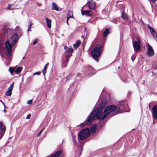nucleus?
I'll use <instances>...</instances> for the list:
<instances>
[{
  "label": "nucleus",
  "mask_w": 157,
  "mask_h": 157,
  "mask_svg": "<svg viewBox=\"0 0 157 157\" xmlns=\"http://www.w3.org/2000/svg\"><path fill=\"white\" fill-rule=\"evenodd\" d=\"M88 70L90 71L91 72V73L90 74H89L88 75L89 76V77H90V76H91L93 75H94V74L95 72H94V73H93V69L90 67L88 68Z\"/></svg>",
  "instance_id": "nucleus-23"
},
{
  "label": "nucleus",
  "mask_w": 157,
  "mask_h": 157,
  "mask_svg": "<svg viewBox=\"0 0 157 157\" xmlns=\"http://www.w3.org/2000/svg\"><path fill=\"white\" fill-rule=\"evenodd\" d=\"M86 4L89 8L91 10H94L95 9L96 4L93 0L88 1Z\"/></svg>",
  "instance_id": "nucleus-9"
},
{
  "label": "nucleus",
  "mask_w": 157,
  "mask_h": 157,
  "mask_svg": "<svg viewBox=\"0 0 157 157\" xmlns=\"http://www.w3.org/2000/svg\"><path fill=\"white\" fill-rule=\"evenodd\" d=\"M112 22L115 24H117V21L115 19L113 20Z\"/></svg>",
  "instance_id": "nucleus-42"
},
{
  "label": "nucleus",
  "mask_w": 157,
  "mask_h": 157,
  "mask_svg": "<svg viewBox=\"0 0 157 157\" xmlns=\"http://www.w3.org/2000/svg\"><path fill=\"white\" fill-rule=\"evenodd\" d=\"M154 54V53L153 49L150 45H149L147 52V56H152Z\"/></svg>",
  "instance_id": "nucleus-12"
},
{
  "label": "nucleus",
  "mask_w": 157,
  "mask_h": 157,
  "mask_svg": "<svg viewBox=\"0 0 157 157\" xmlns=\"http://www.w3.org/2000/svg\"><path fill=\"white\" fill-rule=\"evenodd\" d=\"M117 108V107L115 105L108 106L105 109L102 113V117L101 116L102 113V110L101 108H98L96 109L94 112H92L90 114L84 122L83 123H82L81 124H87V123H90L95 118L102 120L105 119L108 114L116 110Z\"/></svg>",
  "instance_id": "nucleus-1"
},
{
  "label": "nucleus",
  "mask_w": 157,
  "mask_h": 157,
  "mask_svg": "<svg viewBox=\"0 0 157 157\" xmlns=\"http://www.w3.org/2000/svg\"><path fill=\"white\" fill-rule=\"evenodd\" d=\"M32 77L31 76H29L27 78V81H29V82H30L32 79Z\"/></svg>",
  "instance_id": "nucleus-35"
},
{
  "label": "nucleus",
  "mask_w": 157,
  "mask_h": 157,
  "mask_svg": "<svg viewBox=\"0 0 157 157\" xmlns=\"http://www.w3.org/2000/svg\"><path fill=\"white\" fill-rule=\"evenodd\" d=\"M46 20L47 24V27L49 28H51V20L48 19V18H46Z\"/></svg>",
  "instance_id": "nucleus-19"
},
{
  "label": "nucleus",
  "mask_w": 157,
  "mask_h": 157,
  "mask_svg": "<svg viewBox=\"0 0 157 157\" xmlns=\"http://www.w3.org/2000/svg\"><path fill=\"white\" fill-rule=\"evenodd\" d=\"M72 137L73 139V142L74 146H75L76 145V140H75V137L74 135L72 134Z\"/></svg>",
  "instance_id": "nucleus-27"
},
{
  "label": "nucleus",
  "mask_w": 157,
  "mask_h": 157,
  "mask_svg": "<svg viewBox=\"0 0 157 157\" xmlns=\"http://www.w3.org/2000/svg\"><path fill=\"white\" fill-rule=\"evenodd\" d=\"M2 104L3 105H4V107H6V106H5V105L4 104V103L3 102H2Z\"/></svg>",
  "instance_id": "nucleus-51"
},
{
  "label": "nucleus",
  "mask_w": 157,
  "mask_h": 157,
  "mask_svg": "<svg viewBox=\"0 0 157 157\" xmlns=\"http://www.w3.org/2000/svg\"><path fill=\"white\" fill-rule=\"evenodd\" d=\"M49 63H48L46 64L44 67V69H46L47 68L48 66Z\"/></svg>",
  "instance_id": "nucleus-40"
},
{
  "label": "nucleus",
  "mask_w": 157,
  "mask_h": 157,
  "mask_svg": "<svg viewBox=\"0 0 157 157\" xmlns=\"http://www.w3.org/2000/svg\"><path fill=\"white\" fill-rule=\"evenodd\" d=\"M151 1L153 2L154 3L155 2L156 0H151Z\"/></svg>",
  "instance_id": "nucleus-48"
},
{
  "label": "nucleus",
  "mask_w": 157,
  "mask_h": 157,
  "mask_svg": "<svg viewBox=\"0 0 157 157\" xmlns=\"http://www.w3.org/2000/svg\"><path fill=\"white\" fill-rule=\"evenodd\" d=\"M90 131L89 129L86 128L81 131L78 134V140H83L88 137L90 134Z\"/></svg>",
  "instance_id": "nucleus-4"
},
{
  "label": "nucleus",
  "mask_w": 157,
  "mask_h": 157,
  "mask_svg": "<svg viewBox=\"0 0 157 157\" xmlns=\"http://www.w3.org/2000/svg\"><path fill=\"white\" fill-rule=\"evenodd\" d=\"M147 28L150 30L152 35L154 37H155V38H157V33H156V32L153 29V28L150 25L147 26Z\"/></svg>",
  "instance_id": "nucleus-14"
},
{
  "label": "nucleus",
  "mask_w": 157,
  "mask_h": 157,
  "mask_svg": "<svg viewBox=\"0 0 157 157\" xmlns=\"http://www.w3.org/2000/svg\"><path fill=\"white\" fill-rule=\"evenodd\" d=\"M152 103H150L149 104V109L150 110H151V104H152Z\"/></svg>",
  "instance_id": "nucleus-45"
},
{
  "label": "nucleus",
  "mask_w": 157,
  "mask_h": 157,
  "mask_svg": "<svg viewBox=\"0 0 157 157\" xmlns=\"http://www.w3.org/2000/svg\"><path fill=\"white\" fill-rule=\"evenodd\" d=\"M25 58V57L24 56L23 57V59H24Z\"/></svg>",
  "instance_id": "nucleus-54"
},
{
  "label": "nucleus",
  "mask_w": 157,
  "mask_h": 157,
  "mask_svg": "<svg viewBox=\"0 0 157 157\" xmlns=\"http://www.w3.org/2000/svg\"><path fill=\"white\" fill-rule=\"evenodd\" d=\"M121 17L124 20H127L128 19L127 15L124 11L122 12Z\"/></svg>",
  "instance_id": "nucleus-20"
},
{
  "label": "nucleus",
  "mask_w": 157,
  "mask_h": 157,
  "mask_svg": "<svg viewBox=\"0 0 157 157\" xmlns=\"http://www.w3.org/2000/svg\"><path fill=\"white\" fill-rule=\"evenodd\" d=\"M5 108V109H4V112L5 113H6V110H5V107H4Z\"/></svg>",
  "instance_id": "nucleus-53"
},
{
  "label": "nucleus",
  "mask_w": 157,
  "mask_h": 157,
  "mask_svg": "<svg viewBox=\"0 0 157 157\" xmlns=\"http://www.w3.org/2000/svg\"><path fill=\"white\" fill-rule=\"evenodd\" d=\"M85 30H86V28H85Z\"/></svg>",
  "instance_id": "nucleus-55"
},
{
  "label": "nucleus",
  "mask_w": 157,
  "mask_h": 157,
  "mask_svg": "<svg viewBox=\"0 0 157 157\" xmlns=\"http://www.w3.org/2000/svg\"><path fill=\"white\" fill-rule=\"evenodd\" d=\"M44 128H43V129H42L41 131H40V132L39 133L38 135V136H39L41 134V133H42L43 130H44Z\"/></svg>",
  "instance_id": "nucleus-41"
},
{
  "label": "nucleus",
  "mask_w": 157,
  "mask_h": 157,
  "mask_svg": "<svg viewBox=\"0 0 157 157\" xmlns=\"http://www.w3.org/2000/svg\"><path fill=\"white\" fill-rule=\"evenodd\" d=\"M102 47L101 45H98L95 47L94 49L92 51L91 55L95 60H97L100 56Z\"/></svg>",
  "instance_id": "nucleus-2"
},
{
  "label": "nucleus",
  "mask_w": 157,
  "mask_h": 157,
  "mask_svg": "<svg viewBox=\"0 0 157 157\" xmlns=\"http://www.w3.org/2000/svg\"><path fill=\"white\" fill-rule=\"evenodd\" d=\"M12 94V92L8 90L6 92V94L7 96H10Z\"/></svg>",
  "instance_id": "nucleus-30"
},
{
  "label": "nucleus",
  "mask_w": 157,
  "mask_h": 157,
  "mask_svg": "<svg viewBox=\"0 0 157 157\" xmlns=\"http://www.w3.org/2000/svg\"><path fill=\"white\" fill-rule=\"evenodd\" d=\"M121 9H122V10H124V6H123V5H122L121 6Z\"/></svg>",
  "instance_id": "nucleus-44"
},
{
  "label": "nucleus",
  "mask_w": 157,
  "mask_h": 157,
  "mask_svg": "<svg viewBox=\"0 0 157 157\" xmlns=\"http://www.w3.org/2000/svg\"><path fill=\"white\" fill-rule=\"evenodd\" d=\"M38 39H35V40H34L33 43V45H35L37 43V42H38Z\"/></svg>",
  "instance_id": "nucleus-34"
},
{
  "label": "nucleus",
  "mask_w": 157,
  "mask_h": 157,
  "mask_svg": "<svg viewBox=\"0 0 157 157\" xmlns=\"http://www.w3.org/2000/svg\"><path fill=\"white\" fill-rule=\"evenodd\" d=\"M14 30H15V33H17V31L18 30V29H17V30H16V28H15V29H14Z\"/></svg>",
  "instance_id": "nucleus-47"
},
{
  "label": "nucleus",
  "mask_w": 157,
  "mask_h": 157,
  "mask_svg": "<svg viewBox=\"0 0 157 157\" xmlns=\"http://www.w3.org/2000/svg\"><path fill=\"white\" fill-rule=\"evenodd\" d=\"M11 6H12V4H9L8 7L6 8L7 10H10L11 8Z\"/></svg>",
  "instance_id": "nucleus-37"
},
{
  "label": "nucleus",
  "mask_w": 157,
  "mask_h": 157,
  "mask_svg": "<svg viewBox=\"0 0 157 157\" xmlns=\"http://www.w3.org/2000/svg\"><path fill=\"white\" fill-rule=\"evenodd\" d=\"M19 38L18 34L16 33H14L11 38L12 45H14L15 44Z\"/></svg>",
  "instance_id": "nucleus-10"
},
{
  "label": "nucleus",
  "mask_w": 157,
  "mask_h": 157,
  "mask_svg": "<svg viewBox=\"0 0 157 157\" xmlns=\"http://www.w3.org/2000/svg\"><path fill=\"white\" fill-rule=\"evenodd\" d=\"M12 48V45L10 44L9 41L7 40L6 43V48L8 53V54L6 52H5V53L6 54L7 56L6 58V61L8 62L9 64H10L12 59L11 56Z\"/></svg>",
  "instance_id": "nucleus-3"
},
{
  "label": "nucleus",
  "mask_w": 157,
  "mask_h": 157,
  "mask_svg": "<svg viewBox=\"0 0 157 157\" xmlns=\"http://www.w3.org/2000/svg\"><path fill=\"white\" fill-rule=\"evenodd\" d=\"M3 31L5 34H11L12 33V29L6 27H5L3 28Z\"/></svg>",
  "instance_id": "nucleus-16"
},
{
  "label": "nucleus",
  "mask_w": 157,
  "mask_h": 157,
  "mask_svg": "<svg viewBox=\"0 0 157 157\" xmlns=\"http://www.w3.org/2000/svg\"><path fill=\"white\" fill-rule=\"evenodd\" d=\"M80 41L79 40H77L76 43L74 44V47L75 49H76L78 48L80 45Z\"/></svg>",
  "instance_id": "nucleus-21"
},
{
  "label": "nucleus",
  "mask_w": 157,
  "mask_h": 157,
  "mask_svg": "<svg viewBox=\"0 0 157 157\" xmlns=\"http://www.w3.org/2000/svg\"><path fill=\"white\" fill-rule=\"evenodd\" d=\"M69 19V18H67V25H69L68 24V19Z\"/></svg>",
  "instance_id": "nucleus-46"
},
{
  "label": "nucleus",
  "mask_w": 157,
  "mask_h": 157,
  "mask_svg": "<svg viewBox=\"0 0 157 157\" xmlns=\"http://www.w3.org/2000/svg\"><path fill=\"white\" fill-rule=\"evenodd\" d=\"M17 29H18V30L17 31V34L18 33V35H20L21 36V28L20 27H19L18 26H17L16 27V30H17Z\"/></svg>",
  "instance_id": "nucleus-24"
},
{
  "label": "nucleus",
  "mask_w": 157,
  "mask_h": 157,
  "mask_svg": "<svg viewBox=\"0 0 157 157\" xmlns=\"http://www.w3.org/2000/svg\"><path fill=\"white\" fill-rule=\"evenodd\" d=\"M136 39L137 41H133L132 44L135 52H138L140 49V40L139 38H136Z\"/></svg>",
  "instance_id": "nucleus-7"
},
{
  "label": "nucleus",
  "mask_w": 157,
  "mask_h": 157,
  "mask_svg": "<svg viewBox=\"0 0 157 157\" xmlns=\"http://www.w3.org/2000/svg\"><path fill=\"white\" fill-rule=\"evenodd\" d=\"M80 75V73H78V74H77V76H79V75Z\"/></svg>",
  "instance_id": "nucleus-52"
},
{
  "label": "nucleus",
  "mask_w": 157,
  "mask_h": 157,
  "mask_svg": "<svg viewBox=\"0 0 157 157\" xmlns=\"http://www.w3.org/2000/svg\"><path fill=\"white\" fill-rule=\"evenodd\" d=\"M127 107V104L126 101H122L119 102L118 104V107L119 109V113H121L123 112H127L124 110Z\"/></svg>",
  "instance_id": "nucleus-6"
},
{
  "label": "nucleus",
  "mask_w": 157,
  "mask_h": 157,
  "mask_svg": "<svg viewBox=\"0 0 157 157\" xmlns=\"http://www.w3.org/2000/svg\"><path fill=\"white\" fill-rule=\"evenodd\" d=\"M71 56V54L67 52L65 53L63 55V60L61 63V67L63 68L66 67L67 64L70 57Z\"/></svg>",
  "instance_id": "nucleus-5"
},
{
  "label": "nucleus",
  "mask_w": 157,
  "mask_h": 157,
  "mask_svg": "<svg viewBox=\"0 0 157 157\" xmlns=\"http://www.w3.org/2000/svg\"><path fill=\"white\" fill-rule=\"evenodd\" d=\"M14 83H12L8 88V90L12 92L13 87Z\"/></svg>",
  "instance_id": "nucleus-28"
},
{
  "label": "nucleus",
  "mask_w": 157,
  "mask_h": 157,
  "mask_svg": "<svg viewBox=\"0 0 157 157\" xmlns=\"http://www.w3.org/2000/svg\"><path fill=\"white\" fill-rule=\"evenodd\" d=\"M136 58V56L133 55L132 56L131 59L133 61Z\"/></svg>",
  "instance_id": "nucleus-36"
},
{
  "label": "nucleus",
  "mask_w": 157,
  "mask_h": 157,
  "mask_svg": "<svg viewBox=\"0 0 157 157\" xmlns=\"http://www.w3.org/2000/svg\"><path fill=\"white\" fill-rule=\"evenodd\" d=\"M9 71L10 72L11 74H12L13 73V71L14 70V69L12 67H9Z\"/></svg>",
  "instance_id": "nucleus-32"
},
{
  "label": "nucleus",
  "mask_w": 157,
  "mask_h": 157,
  "mask_svg": "<svg viewBox=\"0 0 157 157\" xmlns=\"http://www.w3.org/2000/svg\"><path fill=\"white\" fill-rule=\"evenodd\" d=\"M0 101H1L2 102V100H0Z\"/></svg>",
  "instance_id": "nucleus-56"
},
{
  "label": "nucleus",
  "mask_w": 157,
  "mask_h": 157,
  "mask_svg": "<svg viewBox=\"0 0 157 157\" xmlns=\"http://www.w3.org/2000/svg\"><path fill=\"white\" fill-rule=\"evenodd\" d=\"M73 13L72 11L71 10H69L68 12V13L67 14V18H70L73 17Z\"/></svg>",
  "instance_id": "nucleus-22"
},
{
  "label": "nucleus",
  "mask_w": 157,
  "mask_h": 157,
  "mask_svg": "<svg viewBox=\"0 0 157 157\" xmlns=\"http://www.w3.org/2000/svg\"><path fill=\"white\" fill-rule=\"evenodd\" d=\"M32 25H33V24L32 23V22H31L29 25V26L28 27V30H27L28 32L31 31V28Z\"/></svg>",
  "instance_id": "nucleus-29"
},
{
  "label": "nucleus",
  "mask_w": 157,
  "mask_h": 157,
  "mask_svg": "<svg viewBox=\"0 0 157 157\" xmlns=\"http://www.w3.org/2000/svg\"><path fill=\"white\" fill-rule=\"evenodd\" d=\"M6 128L2 122H0V139L4 134Z\"/></svg>",
  "instance_id": "nucleus-8"
},
{
  "label": "nucleus",
  "mask_w": 157,
  "mask_h": 157,
  "mask_svg": "<svg viewBox=\"0 0 157 157\" xmlns=\"http://www.w3.org/2000/svg\"><path fill=\"white\" fill-rule=\"evenodd\" d=\"M22 69V67H18L17 68L16 70L15 71V72L17 74H19L21 72Z\"/></svg>",
  "instance_id": "nucleus-25"
},
{
  "label": "nucleus",
  "mask_w": 157,
  "mask_h": 157,
  "mask_svg": "<svg viewBox=\"0 0 157 157\" xmlns=\"http://www.w3.org/2000/svg\"><path fill=\"white\" fill-rule=\"evenodd\" d=\"M62 152V151L61 150L58 151L49 157H59Z\"/></svg>",
  "instance_id": "nucleus-15"
},
{
  "label": "nucleus",
  "mask_w": 157,
  "mask_h": 157,
  "mask_svg": "<svg viewBox=\"0 0 157 157\" xmlns=\"http://www.w3.org/2000/svg\"><path fill=\"white\" fill-rule=\"evenodd\" d=\"M109 33V29H106L103 33V36L105 37H106Z\"/></svg>",
  "instance_id": "nucleus-26"
},
{
  "label": "nucleus",
  "mask_w": 157,
  "mask_h": 157,
  "mask_svg": "<svg viewBox=\"0 0 157 157\" xmlns=\"http://www.w3.org/2000/svg\"><path fill=\"white\" fill-rule=\"evenodd\" d=\"M52 9L53 10H55L56 11H59L60 10V8H59L57 5L55 3L53 2L52 4Z\"/></svg>",
  "instance_id": "nucleus-17"
},
{
  "label": "nucleus",
  "mask_w": 157,
  "mask_h": 157,
  "mask_svg": "<svg viewBox=\"0 0 157 157\" xmlns=\"http://www.w3.org/2000/svg\"><path fill=\"white\" fill-rule=\"evenodd\" d=\"M78 148L80 149H82V147L81 146H79L78 147Z\"/></svg>",
  "instance_id": "nucleus-49"
},
{
  "label": "nucleus",
  "mask_w": 157,
  "mask_h": 157,
  "mask_svg": "<svg viewBox=\"0 0 157 157\" xmlns=\"http://www.w3.org/2000/svg\"><path fill=\"white\" fill-rule=\"evenodd\" d=\"M40 72L39 71H37V72H36L34 73H33V76H34L35 75H40Z\"/></svg>",
  "instance_id": "nucleus-33"
},
{
  "label": "nucleus",
  "mask_w": 157,
  "mask_h": 157,
  "mask_svg": "<svg viewBox=\"0 0 157 157\" xmlns=\"http://www.w3.org/2000/svg\"><path fill=\"white\" fill-rule=\"evenodd\" d=\"M42 72L43 73V75L44 76L45 75V74L46 72V69H44L43 70Z\"/></svg>",
  "instance_id": "nucleus-38"
},
{
  "label": "nucleus",
  "mask_w": 157,
  "mask_h": 157,
  "mask_svg": "<svg viewBox=\"0 0 157 157\" xmlns=\"http://www.w3.org/2000/svg\"><path fill=\"white\" fill-rule=\"evenodd\" d=\"M152 74H153V76L155 75H156V73H155L153 72H152Z\"/></svg>",
  "instance_id": "nucleus-50"
},
{
  "label": "nucleus",
  "mask_w": 157,
  "mask_h": 157,
  "mask_svg": "<svg viewBox=\"0 0 157 157\" xmlns=\"http://www.w3.org/2000/svg\"><path fill=\"white\" fill-rule=\"evenodd\" d=\"M152 115L153 116V123H154V118L157 120V105L154 106L152 108Z\"/></svg>",
  "instance_id": "nucleus-11"
},
{
  "label": "nucleus",
  "mask_w": 157,
  "mask_h": 157,
  "mask_svg": "<svg viewBox=\"0 0 157 157\" xmlns=\"http://www.w3.org/2000/svg\"><path fill=\"white\" fill-rule=\"evenodd\" d=\"M73 52V49L72 48H69L68 49V51L67 52H66H66H67V53H68V54H70L69 53H72V52Z\"/></svg>",
  "instance_id": "nucleus-31"
},
{
  "label": "nucleus",
  "mask_w": 157,
  "mask_h": 157,
  "mask_svg": "<svg viewBox=\"0 0 157 157\" xmlns=\"http://www.w3.org/2000/svg\"><path fill=\"white\" fill-rule=\"evenodd\" d=\"M32 100H30L28 101L27 103L28 104H31L32 103Z\"/></svg>",
  "instance_id": "nucleus-39"
},
{
  "label": "nucleus",
  "mask_w": 157,
  "mask_h": 157,
  "mask_svg": "<svg viewBox=\"0 0 157 157\" xmlns=\"http://www.w3.org/2000/svg\"><path fill=\"white\" fill-rule=\"evenodd\" d=\"M81 37H83V36H81Z\"/></svg>",
  "instance_id": "nucleus-57"
},
{
  "label": "nucleus",
  "mask_w": 157,
  "mask_h": 157,
  "mask_svg": "<svg viewBox=\"0 0 157 157\" xmlns=\"http://www.w3.org/2000/svg\"><path fill=\"white\" fill-rule=\"evenodd\" d=\"M31 116L30 114H28L26 117V119H29L30 118Z\"/></svg>",
  "instance_id": "nucleus-43"
},
{
  "label": "nucleus",
  "mask_w": 157,
  "mask_h": 157,
  "mask_svg": "<svg viewBox=\"0 0 157 157\" xmlns=\"http://www.w3.org/2000/svg\"><path fill=\"white\" fill-rule=\"evenodd\" d=\"M97 125L94 124L92 125L90 128V130L92 133H94L96 130Z\"/></svg>",
  "instance_id": "nucleus-18"
},
{
  "label": "nucleus",
  "mask_w": 157,
  "mask_h": 157,
  "mask_svg": "<svg viewBox=\"0 0 157 157\" xmlns=\"http://www.w3.org/2000/svg\"><path fill=\"white\" fill-rule=\"evenodd\" d=\"M81 12L82 15H85L86 16H90L92 14V12L90 10H86L82 11L81 10Z\"/></svg>",
  "instance_id": "nucleus-13"
}]
</instances>
